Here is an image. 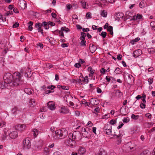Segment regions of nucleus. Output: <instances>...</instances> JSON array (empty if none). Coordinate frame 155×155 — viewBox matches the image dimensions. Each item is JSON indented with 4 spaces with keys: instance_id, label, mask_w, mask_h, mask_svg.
Listing matches in <instances>:
<instances>
[{
    "instance_id": "obj_57",
    "label": "nucleus",
    "mask_w": 155,
    "mask_h": 155,
    "mask_svg": "<svg viewBox=\"0 0 155 155\" xmlns=\"http://www.w3.org/2000/svg\"><path fill=\"white\" fill-rule=\"evenodd\" d=\"M111 78H113L111 77L110 78L109 76H106L105 78V79L106 80V82H109L111 80Z\"/></svg>"
},
{
    "instance_id": "obj_2",
    "label": "nucleus",
    "mask_w": 155,
    "mask_h": 155,
    "mask_svg": "<svg viewBox=\"0 0 155 155\" xmlns=\"http://www.w3.org/2000/svg\"><path fill=\"white\" fill-rule=\"evenodd\" d=\"M68 131L67 130L64 128L61 130H58L55 131V134L57 138H59L60 137L63 138L67 136Z\"/></svg>"
},
{
    "instance_id": "obj_1",
    "label": "nucleus",
    "mask_w": 155,
    "mask_h": 155,
    "mask_svg": "<svg viewBox=\"0 0 155 155\" xmlns=\"http://www.w3.org/2000/svg\"><path fill=\"white\" fill-rule=\"evenodd\" d=\"M21 77V74L18 72L14 73L13 75L10 73L5 74L3 77L4 81L8 84V87H12L13 85L17 86L22 83Z\"/></svg>"
},
{
    "instance_id": "obj_55",
    "label": "nucleus",
    "mask_w": 155,
    "mask_h": 155,
    "mask_svg": "<svg viewBox=\"0 0 155 155\" xmlns=\"http://www.w3.org/2000/svg\"><path fill=\"white\" fill-rule=\"evenodd\" d=\"M100 72L101 74L104 75L105 74L106 70L104 68H102L100 69Z\"/></svg>"
},
{
    "instance_id": "obj_23",
    "label": "nucleus",
    "mask_w": 155,
    "mask_h": 155,
    "mask_svg": "<svg viewBox=\"0 0 155 155\" xmlns=\"http://www.w3.org/2000/svg\"><path fill=\"white\" fill-rule=\"evenodd\" d=\"M82 8L84 9H87L88 8V6L87 3L84 0H82L80 2Z\"/></svg>"
},
{
    "instance_id": "obj_37",
    "label": "nucleus",
    "mask_w": 155,
    "mask_h": 155,
    "mask_svg": "<svg viewBox=\"0 0 155 155\" xmlns=\"http://www.w3.org/2000/svg\"><path fill=\"white\" fill-rule=\"evenodd\" d=\"M101 15L104 17H106L107 16V12L104 10H102L101 11Z\"/></svg>"
},
{
    "instance_id": "obj_15",
    "label": "nucleus",
    "mask_w": 155,
    "mask_h": 155,
    "mask_svg": "<svg viewBox=\"0 0 155 155\" xmlns=\"http://www.w3.org/2000/svg\"><path fill=\"white\" fill-rule=\"evenodd\" d=\"M124 15V14L121 12L116 13L114 16L116 20L119 21L123 18Z\"/></svg>"
},
{
    "instance_id": "obj_25",
    "label": "nucleus",
    "mask_w": 155,
    "mask_h": 155,
    "mask_svg": "<svg viewBox=\"0 0 155 155\" xmlns=\"http://www.w3.org/2000/svg\"><path fill=\"white\" fill-rule=\"evenodd\" d=\"M55 88V87L53 85H50L47 87H46L45 85H43L42 87L41 88L44 91L46 90L47 89H50L51 91L53 90V89Z\"/></svg>"
},
{
    "instance_id": "obj_48",
    "label": "nucleus",
    "mask_w": 155,
    "mask_h": 155,
    "mask_svg": "<svg viewBox=\"0 0 155 155\" xmlns=\"http://www.w3.org/2000/svg\"><path fill=\"white\" fill-rule=\"evenodd\" d=\"M116 95H117L118 94H120L118 95V96H120V95H122V93L119 90H117L114 91Z\"/></svg>"
},
{
    "instance_id": "obj_43",
    "label": "nucleus",
    "mask_w": 155,
    "mask_h": 155,
    "mask_svg": "<svg viewBox=\"0 0 155 155\" xmlns=\"http://www.w3.org/2000/svg\"><path fill=\"white\" fill-rule=\"evenodd\" d=\"M114 73L116 74H118L121 73L120 69L119 68H117L114 71Z\"/></svg>"
},
{
    "instance_id": "obj_4",
    "label": "nucleus",
    "mask_w": 155,
    "mask_h": 155,
    "mask_svg": "<svg viewBox=\"0 0 155 155\" xmlns=\"http://www.w3.org/2000/svg\"><path fill=\"white\" fill-rule=\"evenodd\" d=\"M81 131L83 136L85 137L89 138L91 135V132L90 129L88 127L82 128Z\"/></svg>"
},
{
    "instance_id": "obj_46",
    "label": "nucleus",
    "mask_w": 155,
    "mask_h": 155,
    "mask_svg": "<svg viewBox=\"0 0 155 155\" xmlns=\"http://www.w3.org/2000/svg\"><path fill=\"white\" fill-rule=\"evenodd\" d=\"M104 153L103 149L100 150L96 155H103Z\"/></svg>"
},
{
    "instance_id": "obj_6",
    "label": "nucleus",
    "mask_w": 155,
    "mask_h": 155,
    "mask_svg": "<svg viewBox=\"0 0 155 155\" xmlns=\"http://www.w3.org/2000/svg\"><path fill=\"white\" fill-rule=\"evenodd\" d=\"M89 80L88 76H86L84 77L82 75L79 77L78 82L81 84H85L88 83Z\"/></svg>"
},
{
    "instance_id": "obj_38",
    "label": "nucleus",
    "mask_w": 155,
    "mask_h": 155,
    "mask_svg": "<svg viewBox=\"0 0 155 155\" xmlns=\"http://www.w3.org/2000/svg\"><path fill=\"white\" fill-rule=\"evenodd\" d=\"M150 153L149 151L146 150L140 154V155H149Z\"/></svg>"
},
{
    "instance_id": "obj_13",
    "label": "nucleus",
    "mask_w": 155,
    "mask_h": 155,
    "mask_svg": "<svg viewBox=\"0 0 155 155\" xmlns=\"http://www.w3.org/2000/svg\"><path fill=\"white\" fill-rule=\"evenodd\" d=\"M78 153L80 155H84L86 152V149L82 146L79 147L78 150Z\"/></svg>"
},
{
    "instance_id": "obj_19",
    "label": "nucleus",
    "mask_w": 155,
    "mask_h": 155,
    "mask_svg": "<svg viewBox=\"0 0 155 155\" xmlns=\"http://www.w3.org/2000/svg\"><path fill=\"white\" fill-rule=\"evenodd\" d=\"M91 103L93 105H96L99 103V101L97 99L95 98H92L90 100Z\"/></svg>"
},
{
    "instance_id": "obj_53",
    "label": "nucleus",
    "mask_w": 155,
    "mask_h": 155,
    "mask_svg": "<svg viewBox=\"0 0 155 155\" xmlns=\"http://www.w3.org/2000/svg\"><path fill=\"white\" fill-rule=\"evenodd\" d=\"M145 126L146 127L150 128L152 126V124L151 123H146L145 124Z\"/></svg>"
},
{
    "instance_id": "obj_26",
    "label": "nucleus",
    "mask_w": 155,
    "mask_h": 155,
    "mask_svg": "<svg viewBox=\"0 0 155 155\" xmlns=\"http://www.w3.org/2000/svg\"><path fill=\"white\" fill-rule=\"evenodd\" d=\"M36 104L35 100L34 99H31L29 101V105L30 106L34 107Z\"/></svg>"
},
{
    "instance_id": "obj_52",
    "label": "nucleus",
    "mask_w": 155,
    "mask_h": 155,
    "mask_svg": "<svg viewBox=\"0 0 155 155\" xmlns=\"http://www.w3.org/2000/svg\"><path fill=\"white\" fill-rule=\"evenodd\" d=\"M13 14V12L12 11H7V12L5 13V15L8 16L10 15H12Z\"/></svg>"
},
{
    "instance_id": "obj_56",
    "label": "nucleus",
    "mask_w": 155,
    "mask_h": 155,
    "mask_svg": "<svg viewBox=\"0 0 155 155\" xmlns=\"http://www.w3.org/2000/svg\"><path fill=\"white\" fill-rule=\"evenodd\" d=\"M0 21L2 20L3 22L5 21L6 20V18L1 15H0Z\"/></svg>"
},
{
    "instance_id": "obj_58",
    "label": "nucleus",
    "mask_w": 155,
    "mask_h": 155,
    "mask_svg": "<svg viewBox=\"0 0 155 155\" xmlns=\"http://www.w3.org/2000/svg\"><path fill=\"white\" fill-rule=\"evenodd\" d=\"M149 84H152L153 82V79L152 78H150L148 80Z\"/></svg>"
},
{
    "instance_id": "obj_21",
    "label": "nucleus",
    "mask_w": 155,
    "mask_h": 155,
    "mask_svg": "<svg viewBox=\"0 0 155 155\" xmlns=\"http://www.w3.org/2000/svg\"><path fill=\"white\" fill-rule=\"evenodd\" d=\"M9 135L11 138L14 139L18 137V133L16 131H14L10 133Z\"/></svg>"
},
{
    "instance_id": "obj_9",
    "label": "nucleus",
    "mask_w": 155,
    "mask_h": 155,
    "mask_svg": "<svg viewBox=\"0 0 155 155\" xmlns=\"http://www.w3.org/2000/svg\"><path fill=\"white\" fill-rule=\"evenodd\" d=\"M105 130L104 131L107 135H111L112 133V128L111 126L107 125L105 127Z\"/></svg>"
},
{
    "instance_id": "obj_49",
    "label": "nucleus",
    "mask_w": 155,
    "mask_h": 155,
    "mask_svg": "<svg viewBox=\"0 0 155 155\" xmlns=\"http://www.w3.org/2000/svg\"><path fill=\"white\" fill-rule=\"evenodd\" d=\"M69 104L70 105L72 106V107L73 109H77V107H78V106L76 105V106H74V104L73 102L70 101Z\"/></svg>"
},
{
    "instance_id": "obj_18",
    "label": "nucleus",
    "mask_w": 155,
    "mask_h": 155,
    "mask_svg": "<svg viewBox=\"0 0 155 155\" xmlns=\"http://www.w3.org/2000/svg\"><path fill=\"white\" fill-rule=\"evenodd\" d=\"M87 71L89 72V77L92 78L93 77V74L95 73V70L93 69L90 66L88 67Z\"/></svg>"
},
{
    "instance_id": "obj_51",
    "label": "nucleus",
    "mask_w": 155,
    "mask_h": 155,
    "mask_svg": "<svg viewBox=\"0 0 155 155\" xmlns=\"http://www.w3.org/2000/svg\"><path fill=\"white\" fill-rule=\"evenodd\" d=\"M61 30L62 31H64L66 32H67L69 31V30L68 28L66 27H62L61 28Z\"/></svg>"
},
{
    "instance_id": "obj_17",
    "label": "nucleus",
    "mask_w": 155,
    "mask_h": 155,
    "mask_svg": "<svg viewBox=\"0 0 155 155\" xmlns=\"http://www.w3.org/2000/svg\"><path fill=\"white\" fill-rule=\"evenodd\" d=\"M143 15L140 14H137V15H134L132 18V20H141L143 18Z\"/></svg>"
},
{
    "instance_id": "obj_41",
    "label": "nucleus",
    "mask_w": 155,
    "mask_h": 155,
    "mask_svg": "<svg viewBox=\"0 0 155 155\" xmlns=\"http://www.w3.org/2000/svg\"><path fill=\"white\" fill-rule=\"evenodd\" d=\"M81 40L80 42L81 45L82 46H84L86 45V41H85V40L84 39H80Z\"/></svg>"
},
{
    "instance_id": "obj_31",
    "label": "nucleus",
    "mask_w": 155,
    "mask_h": 155,
    "mask_svg": "<svg viewBox=\"0 0 155 155\" xmlns=\"http://www.w3.org/2000/svg\"><path fill=\"white\" fill-rule=\"evenodd\" d=\"M146 2L143 1L140 2L139 6L140 8H143L146 6Z\"/></svg>"
},
{
    "instance_id": "obj_32",
    "label": "nucleus",
    "mask_w": 155,
    "mask_h": 155,
    "mask_svg": "<svg viewBox=\"0 0 155 155\" xmlns=\"http://www.w3.org/2000/svg\"><path fill=\"white\" fill-rule=\"evenodd\" d=\"M33 22L31 21H30L28 23V30L31 31L33 29V27H32V25H33Z\"/></svg>"
},
{
    "instance_id": "obj_42",
    "label": "nucleus",
    "mask_w": 155,
    "mask_h": 155,
    "mask_svg": "<svg viewBox=\"0 0 155 155\" xmlns=\"http://www.w3.org/2000/svg\"><path fill=\"white\" fill-rule=\"evenodd\" d=\"M86 34L84 32L81 33V36L80 38V39H85V37L86 36Z\"/></svg>"
},
{
    "instance_id": "obj_22",
    "label": "nucleus",
    "mask_w": 155,
    "mask_h": 155,
    "mask_svg": "<svg viewBox=\"0 0 155 155\" xmlns=\"http://www.w3.org/2000/svg\"><path fill=\"white\" fill-rule=\"evenodd\" d=\"M69 110L65 107H62L60 110V112L63 114H67L69 112Z\"/></svg>"
},
{
    "instance_id": "obj_40",
    "label": "nucleus",
    "mask_w": 155,
    "mask_h": 155,
    "mask_svg": "<svg viewBox=\"0 0 155 155\" xmlns=\"http://www.w3.org/2000/svg\"><path fill=\"white\" fill-rule=\"evenodd\" d=\"M150 25L153 30L155 31V21H153L150 23Z\"/></svg>"
},
{
    "instance_id": "obj_44",
    "label": "nucleus",
    "mask_w": 155,
    "mask_h": 155,
    "mask_svg": "<svg viewBox=\"0 0 155 155\" xmlns=\"http://www.w3.org/2000/svg\"><path fill=\"white\" fill-rule=\"evenodd\" d=\"M139 116L135 115L134 114H132L131 116V118L134 120H137Z\"/></svg>"
},
{
    "instance_id": "obj_59",
    "label": "nucleus",
    "mask_w": 155,
    "mask_h": 155,
    "mask_svg": "<svg viewBox=\"0 0 155 155\" xmlns=\"http://www.w3.org/2000/svg\"><path fill=\"white\" fill-rule=\"evenodd\" d=\"M116 123V121L115 120H111L109 122V123L112 125H114Z\"/></svg>"
},
{
    "instance_id": "obj_3",
    "label": "nucleus",
    "mask_w": 155,
    "mask_h": 155,
    "mask_svg": "<svg viewBox=\"0 0 155 155\" xmlns=\"http://www.w3.org/2000/svg\"><path fill=\"white\" fill-rule=\"evenodd\" d=\"M81 134L80 132L78 131H75L73 133H69L68 135V137L69 138H72L74 140L78 141L81 139Z\"/></svg>"
},
{
    "instance_id": "obj_62",
    "label": "nucleus",
    "mask_w": 155,
    "mask_h": 155,
    "mask_svg": "<svg viewBox=\"0 0 155 155\" xmlns=\"http://www.w3.org/2000/svg\"><path fill=\"white\" fill-rule=\"evenodd\" d=\"M58 33L59 34V36L61 38H62L64 36V34L62 31H58Z\"/></svg>"
},
{
    "instance_id": "obj_34",
    "label": "nucleus",
    "mask_w": 155,
    "mask_h": 155,
    "mask_svg": "<svg viewBox=\"0 0 155 155\" xmlns=\"http://www.w3.org/2000/svg\"><path fill=\"white\" fill-rule=\"evenodd\" d=\"M4 62V60L3 58L2 57H0V66H4L5 64Z\"/></svg>"
},
{
    "instance_id": "obj_33",
    "label": "nucleus",
    "mask_w": 155,
    "mask_h": 155,
    "mask_svg": "<svg viewBox=\"0 0 155 155\" xmlns=\"http://www.w3.org/2000/svg\"><path fill=\"white\" fill-rule=\"evenodd\" d=\"M107 30L110 32V34L111 35H113V27L112 26H108L107 29Z\"/></svg>"
},
{
    "instance_id": "obj_27",
    "label": "nucleus",
    "mask_w": 155,
    "mask_h": 155,
    "mask_svg": "<svg viewBox=\"0 0 155 155\" xmlns=\"http://www.w3.org/2000/svg\"><path fill=\"white\" fill-rule=\"evenodd\" d=\"M117 137L116 138V143L117 145H119L121 143V135H117Z\"/></svg>"
},
{
    "instance_id": "obj_47",
    "label": "nucleus",
    "mask_w": 155,
    "mask_h": 155,
    "mask_svg": "<svg viewBox=\"0 0 155 155\" xmlns=\"http://www.w3.org/2000/svg\"><path fill=\"white\" fill-rule=\"evenodd\" d=\"M86 17L87 19L91 18L92 16L91 13L89 12L87 13L86 15Z\"/></svg>"
},
{
    "instance_id": "obj_16",
    "label": "nucleus",
    "mask_w": 155,
    "mask_h": 155,
    "mask_svg": "<svg viewBox=\"0 0 155 155\" xmlns=\"http://www.w3.org/2000/svg\"><path fill=\"white\" fill-rule=\"evenodd\" d=\"M72 138H69L65 142V144L66 145L69 147H72L74 146L75 143L74 141H73Z\"/></svg>"
},
{
    "instance_id": "obj_30",
    "label": "nucleus",
    "mask_w": 155,
    "mask_h": 155,
    "mask_svg": "<svg viewBox=\"0 0 155 155\" xmlns=\"http://www.w3.org/2000/svg\"><path fill=\"white\" fill-rule=\"evenodd\" d=\"M50 150L47 147H45L43 150V153L45 155H48L49 154Z\"/></svg>"
},
{
    "instance_id": "obj_35",
    "label": "nucleus",
    "mask_w": 155,
    "mask_h": 155,
    "mask_svg": "<svg viewBox=\"0 0 155 155\" xmlns=\"http://www.w3.org/2000/svg\"><path fill=\"white\" fill-rule=\"evenodd\" d=\"M33 135L35 137H36L39 133V131L37 129H34L33 130Z\"/></svg>"
},
{
    "instance_id": "obj_5",
    "label": "nucleus",
    "mask_w": 155,
    "mask_h": 155,
    "mask_svg": "<svg viewBox=\"0 0 155 155\" xmlns=\"http://www.w3.org/2000/svg\"><path fill=\"white\" fill-rule=\"evenodd\" d=\"M132 145L131 142H129L123 145L122 147L123 151L125 152L131 151V150L134 148V146Z\"/></svg>"
},
{
    "instance_id": "obj_7",
    "label": "nucleus",
    "mask_w": 155,
    "mask_h": 155,
    "mask_svg": "<svg viewBox=\"0 0 155 155\" xmlns=\"http://www.w3.org/2000/svg\"><path fill=\"white\" fill-rule=\"evenodd\" d=\"M24 149H29L31 146V142L28 138H25L23 141Z\"/></svg>"
},
{
    "instance_id": "obj_64",
    "label": "nucleus",
    "mask_w": 155,
    "mask_h": 155,
    "mask_svg": "<svg viewBox=\"0 0 155 155\" xmlns=\"http://www.w3.org/2000/svg\"><path fill=\"white\" fill-rule=\"evenodd\" d=\"M13 11L15 13H18L19 12L18 9L16 8H13Z\"/></svg>"
},
{
    "instance_id": "obj_54",
    "label": "nucleus",
    "mask_w": 155,
    "mask_h": 155,
    "mask_svg": "<svg viewBox=\"0 0 155 155\" xmlns=\"http://www.w3.org/2000/svg\"><path fill=\"white\" fill-rule=\"evenodd\" d=\"M100 111V109L99 107H97L95 108L94 110V113L97 114L99 113Z\"/></svg>"
},
{
    "instance_id": "obj_28",
    "label": "nucleus",
    "mask_w": 155,
    "mask_h": 155,
    "mask_svg": "<svg viewBox=\"0 0 155 155\" xmlns=\"http://www.w3.org/2000/svg\"><path fill=\"white\" fill-rule=\"evenodd\" d=\"M140 39L139 37H137L135 39L131 40L130 42L132 45H133L136 44V43Z\"/></svg>"
},
{
    "instance_id": "obj_14",
    "label": "nucleus",
    "mask_w": 155,
    "mask_h": 155,
    "mask_svg": "<svg viewBox=\"0 0 155 155\" xmlns=\"http://www.w3.org/2000/svg\"><path fill=\"white\" fill-rule=\"evenodd\" d=\"M142 54V51L139 49L134 51L133 53V56L134 58H137L140 55Z\"/></svg>"
},
{
    "instance_id": "obj_8",
    "label": "nucleus",
    "mask_w": 155,
    "mask_h": 155,
    "mask_svg": "<svg viewBox=\"0 0 155 155\" xmlns=\"http://www.w3.org/2000/svg\"><path fill=\"white\" fill-rule=\"evenodd\" d=\"M29 69H28L26 68H24L22 69H21L20 70V73L22 74H24L25 75L24 76L27 78H29L31 76L29 75V74L28 75V72L30 74V72L29 71Z\"/></svg>"
},
{
    "instance_id": "obj_10",
    "label": "nucleus",
    "mask_w": 155,
    "mask_h": 155,
    "mask_svg": "<svg viewBox=\"0 0 155 155\" xmlns=\"http://www.w3.org/2000/svg\"><path fill=\"white\" fill-rule=\"evenodd\" d=\"M35 28L37 29L38 32L41 33L42 35H43V30L41 28V27L42 26V24L39 22L35 24Z\"/></svg>"
},
{
    "instance_id": "obj_11",
    "label": "nucleus",
    "mask_w": 155,
    "mask_h": 155,
    "mask_svg": "<svg viewBox=\"0 0 155 155\" xmlns=\"http://www.w3.org/2000/svg\"><path fill=\"white\" fill-rule=\"evenodd\" d=\"M48 108L51 110H54L55 108V105L54 102L52 101H49L47 103Z\"/></svg>"
},
{
    "instance_id": "obj_63",
    "label": "nucleus",
    "mask_w": 155,
    "mask_h": 155,
    "mask_svg": "<svg viewBox=\"0 0 155 155\" xmlns=\"http://www.w3.org/2000/svg\"><path fill=\"white\" fill-rule=\"evenodd\" d=\"M123 121L124 123H127L129 121V120L127 117L123 119Z\"/></svg>"
},
{
    "instance_id": "obj_36",
    "label": "nucleus",
    "mask_w": 155,
    "mask_h": 155,
    "mask_svg": "<svg viewBox=\"0 0 155 155\" xmlns=\"http://www.w3.org/2000/svg\"><path fill=\"white\" fill-rule=\"evenodd\" d=\"M4 134H6V135H9V134L10 133V130H9V129L7 128H5L4 129Z\"/></svg>"
},
{
    "instance_id": "obj_50",
    "label": "nucleus",
    "mask_w": 155,
    "mask_h": 155,
    "mask_svg": "<svg viewBox=\"0 0 155 155\" xmlns=\"http://www.w3.org/2000/svg\"><path fill=\"white\" fill-rule=\"evenodd\" d=\"M8 135H6V134H4L3 135H0V138L1 139H2V140H4L6 138Z\"/></svg>"
},
{
    "instance_id": "obj_61",
    "label": "nucleus",
    "mask_w": 155,
    "mask_h": 155,
    "mask_svg": "<svg viewBox=\"0 0 155 155\" xmlns=\"http://www.w3.org/2000/svg\"><path fill=\"white\" fill-rule=\"evenodd\" d=\"M93 125V124L90 121H89L87 124V125L89 126L90 127H92Z\"/></svg>"
},
{
    "instance_id": "obj_24",
    "label": "nucleus",
    "mask_w": 155,
    "mask_h": 155,
    "mask_svg": "<svg viewBox=\"0 0 155 155\" xmlns=\"http://www.w3.org/2000/svg\"><path fill=\"white\" fill-rule=\"evenodd\" d=\"M21 112V110L16 107H15L12 110V113L14 115L19 114Z\"/></svg>"
},
{
    "instance_id": "obj_29",
    "label": "nucleus",
    "mask_w": 155,
    "mask_h": 155,
    "mask_svg": "<svg viewBox=\"0 0 155 155\" xmlns=\"http://www.w3.org/2000/svg\"><path fill=\"white\" fill-rule=\"evenodd\" d=\"M24 91L26 94L31 95L32 94V92L31 90L29 88H26L24 90Z\"/></svg>"
},
{
    "instance_id": "obj_39",
    "label": "nucleus",
    "mask_w": 155,
    "mask_h": 155,
    "mask_svg": "<svg viewBox=\"0 0 155 155\" xmlns=\"http://www.w3.org/2000/svg\"><path fill=\"white\" fill-rule=\"evenodd\" d=\"M147 51L150 54H153L155 52V50L152 48H148Z\"/></svg>"
},
{
    "instance_id": "obj_20",
    "label": "nucleus",
    "mask_w": 155,
    "mask_h": 155,
    "mask_svg": "<svg viewBox=\"0 0 155 155\" xmlns=\"http://www.w3.org/2000/svg\"><path fill=\"white\" fill-rule=\"evenodd\" d=\"M8 84H6L4 81V82H2L0 84V88L1 89H3L4 88H7L8 89H11L12 87H10L9 88L8 87Z\"/></svg>"
},
{
    "instance_id": "obj_60",
    "label": "nucleus",
    "mask_w": 155,
    "mask_h": 155,
    "mask_svg": "<svg viewBox=\"0 0 155 155\" xmlns=\"http://www.w3.org/2000/svg\"><path fill=\"white\" fill-rule=\"evenodd\" d=\"M145 104L141 103L140 104V107L142 109H144L146 107Z\"/></svg>"
},
{
    "instance_id": "obj_12",
    "label": "nucleus",
    "mask_w": 155,
    "mask_h": 155,
    "mask_svg": "<svg viewBox=\"0 0 155 155\" xmlns=\"http://www.w3.org/2000/svg\"><path fill=\"white\" fill-rule=\"evenodd\" d=\"M26 127V125L24 124H18L16 125L15 127L17 130L21 131L24 130Z\"/></svg>"
},
{
    "instance_id": "obj_45",
    "label": "nucleus",
    "mask_w": 155,
    "mask_h": 155,
    "mask_svg": "<svg viewBox=\"0 0 155 155\" xmlns=\"http://www.w3.org/2000/svg\"><path fill=\"white\" fill-rule=\"evenodd\" d=\"M106 32L104 31H102L100 33V35L102 36L104 38H105L106 36Z\"/></svg>"
}]
</instances>
